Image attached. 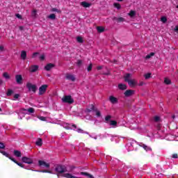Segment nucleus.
<instances>
[{
  "mask_svg": "<svg viewBox=\"0 0 178 178\" xmlns=\"http://www.w3.org/2000/svg\"><path fill=\"white\" fill-rule=\"evenodd\" d=\"M145 58L146 59H149L151 58V56L149 54H147Z\"/></svg>",
  "mask_w": 178,
  "mask_h": 178,
  "instance_id": "864d4df0",
  "label": "nucleus"
},
{
  "mask_svg": "<svg viewBox=\"0 0 178 178\" xmlns=\"http://www.w3.org/2000/svg\"><path fill=\"white\" fill-rule=\"evenodd\" d=\"M135 91L133 90H127L124 92V96L127 98H129V97H131V95H134Z\"/></svg>",
  "mask_w": 178,
  "mask_h": 178,
  "instance_id": "1a4fd4ad",
  "label": "nucleus"
},
{
  "mask_svg": "<svg viewBox=\"0 0 178 178\" xmlns=\"http://www.w3.org/2000/svg\"><path fill=\"white\" fill-rule=\"evenodd\" d=\"M77 131H78V133H83V131L81 129H78Z\"/></svg>",
  "mask_w": 178,
  "mask_h": 178,
  "instance_id": "603ef678",
  "label": "nucleus"
},
{
  "mask_svg": "<svg viewBox=\"0 0 178 178\" xmlns=\"http://www.w3.org/2000/svg\"><path fill=\"white\" fill-rule=\"evenodd\" d=\"M0 154H2V155H3L4 156H6V158H8V159H10V161L14 162V163H16V165H17L20 168H24V165L16 161V159H15L13 157L9 156V154L6 153V152L3 150H0Z\"/></svg>",
  "mask_w": 178,
  "mask_h": 178,
  "instance_id": "f257e3e1",
  "label": "nucleus"
},
{
  "mask_svg": "<svg viewBox=\"0 0 178 178\" xmlns=\"http://www.w3.org/2000/svg\"><path fill=\"white\" fill-rule=\"evenodd\" d=\"M24 29V28L23 26H19V30L22 31Z\"/></svg>",
  "mask_w": 178,
  "mask_h": 178,
  "instance_id": "052dcab7",
  "label": "nucleus"
},
{
  "mask_svg": "<svg viewBox=\"0 0 178 178\" xmlns=\"http://www.w3.org/2000/svg\"><path fill=\"white\" fill-rule=\"evenodd\" d=\"M164 83H165V84H167V85L172 84V81H170L168 78H165Z\"/></svg>",
  "mask_w": 178,
  "mask_h": 178,
  "instance_id": "72a5a7b5",
  "label": "nucleus"
},
{
  "mask_svg": "<svg viewBox=\"0 0 178 178\" xmlns=\"http://www.w3.org/2000/svg\"><path fill=\"white\" fill-rule=\"evenodd\" d=\"M174 30H175V31H178V26H176L175 27Z\"/></svg>",
  "mask_w": 178,
  "mask_h": 178,
  "instance_id": "4d7b16f0",
  "label": "nucleus"
},
{
  "mask_svg": "<svg viewBox=\"0 0 178 178\" xmlns=\"http://www.w3.org/2000/svg\"><path fill=\"white\" fill-rule=\"evenodd\" d=\"M140 86H143V83H140Z\"/></svg>",
  "mask_w": 178,
  "mask_h": 178,
  "instance_id": "774afa93",
  "label": "nucleus"
},
{
  "mask_svg": "<svg viewBox=\"0 0 178 178\" xmlns=\"http://www.w3.org/2000/svg\"><path fill=\"white\" fill-rule=\"evenodd\" d=\"M97 116L99 117L101 116V112H97L96 113Z\"/></svg>",
  "mask_w": 178,
  "mask_h": 178,
  "instance_id": "5fc2aeb1",
  "label": "nucleus"
},
{
  "mask_svg": "<svg viewBox=\"0 0 178 178\" xmlns=\"http://www.w3.org/2000/svg\"><path fill=\"white\" fill-rule=\"evenodd\" d=\"M87 112H99V111H98V108L95 107L94 105L90 104V105H89L88 108H87Z\"/></svg>",
  "mask_w": 178,
  "mask_h": 178,
  "instance_id": "9d476101",
  "label": "nucleus"
},
{
  "mask_svg": "<svg viewBox=\"0 0 178 178\" xmlns=\"http://www.w3.org/2000/svg\"><path fill=\"white\" fill-rule=\"evenodd\" d=\"M149 55H150V57H151V56H154V55H155V53L152 52V53H150Z\"/></svg>",
  "mask_w": 178,
  "mask_h": 178,
  "instance_id": "bf43d9fd",
  "label": "nucleus"
},
{
  "mask_svg": "<svg viewBox=\"0 0 178 178\" xmlns=\"http://www.w3.org/2000/svg\"><path fill=\"white\" fill-rule=\"evenodd\" d=\"M128 15L130 16V17H134V16H136V11L131 10L129 11V13H128Z\"/></svg>",
  "mask_w": 178,
  "mask_h": 178,
  "instance_id": "393cba45",
  "label": "nucleus"
},
{
  "mask_svg": "<svg viewBox=\"0 0 178 178\" xmlns=\"http://www.w3.org/2000/svg\"><path fill=\"white\" fill-rule=\"evenodd\" d=\"M175 115H172V119H175Z\"/></svg>",
  "mask_w": 178,
  "mask_h": 178,
  "instance_id": "69168bd1",
  "label": "nucleus"
},
{
  "mask_svg": "<svg viewBox=\"0 0 178 178\" xmlns=\"http://www.w3.org/2000/svg\"><path fill=\"white\" fill-rule=\"evenodd\" d=\"M113 22L115 21V22H117V23H123V22H124V18L114 17H113Z\"/></svg>",
  "mask_w": 178,
  "mask_h": 178,
  "instance_id": "ddd939ff",
  "label": "nucleus"
},
{
  "mask_svg": "<svg viewBox=\"0 0 178 178\" xmlns=\"http://www.w3.org/2000/svg\"><path fill=\"white\" fill-rule=\"evenodd\" d=\"M82 65H83V60H77L76 66H78V67H81Z\"/></svg>",
  "mask_w": 178,
  "mask_h": 178,
  "instance_id": "7c9ffc66",
  "label": "nucleus"
},
{
  "mask_svg": "<svg viewBox=\"0 0 178 178\" xmlns=\"http://www.w3.org/2000/svg\"><path fill=\"white\" fill-rule=\"evenodd\" d=\"M151 78V73H147L146 74H145V79L146 80H148V79H150Z\"/></svg>",
  "mask_w": 178,
  "mask_h": 178,
  "instance_id": "ea45409f",
  "label": "nucleus"
},
{
  "mask_svg": "<svg viewBox=\"0 0 178 178\" xmlns=\"http://www.w3.org/2000/svg\"><path fill=\"white\" fill-rule=\"evenodd\" d=\"M16 17H17L18 19H22V15L20 14H16L15 15Z\"/></svg>",
  "mask_w": 178,
  "mask_h": 178,
  "instance_id": "3c124183",
  "label": "nucleus"
},
{
  "mask_svg": "<svg viewBox=\"0 0 178 178\" xmlns=\"http://www.w3.org/2000/svg\"><path fill=\"white\" fill-rule=\"evenodd\" d=\"M21 58L23 60H26V58H27V52H26V51H22Z\"/></svg>",
  "mask_w": 178,
  "mask_h": 178,
  "instance_id": "aec40b11",
  "label": "nucleus"
},
{
  "mask_svg": "<svg viewBox=\"0 0 178 178\" xmlns=\"http://www.w3.org/2000/svg\"><path fill=\"white\" fill-rule=\"evenodd\" d=\"M3 77H4V79H6V80H9V79H10V76H9V74H8V72H4L3 74Z\"/></svg>",
  "mask_w": 178,
  "mask_h": 178,
  "instance_id": "c756f323",
  "label": "nucleus"
},
{
  "mask_svg": "<svg viewBox=\"0 0 178 178\" xmlns=\"http://www.w3.org/2000/svg\"><path fill=\"white\" fill-rule=\"evenodd\" d=\"M48 17L49 19H51V20H55L56 19V15L55 14H51Z\"/></svg>",
  "mask_w": 178,
  "mask_h": 178,
  "instance_id": "2f4dec72",
  "label": "nucleus"
},
{
  "mask_svg": "<svg viewBox=\"0 0 178 178\" xmlns=\"http://www.w3.org/2000/svg\"><path fill=\"white\" fill-rule=\"evenodd\" d=\"M87 70L88 72H91V70H92V64H90L88 67H87Z\"/></svg>",
  "mask_w": 178,
  "mask_h": 178,
  "instance_id": "a19ab883",
  "label": "nucleus"
},
{
  "mask_svg": "<svg viewBox=\"0 0 178 178\" xmlns=\"http://www.w3.org/2000/svg\"><path fill=\"white\" fill-rule=\"evenodd\" d=\"M172 158H173L174 159H177V158H178V154H172Z\"/></svg>",
  "mask_w": 178,
  "mask_h": 178,
  "instance_id": "49530a36",
  "label": "nucleus"
},
{
  "mask_svg": "<svg viewBox=\"0 0 178 178\" xmlns=\"http://www.w3.org/2000/svg\"><path fill=\"white\" fill-rule=\"evenodd\" d=\"M102 70V66H98L97 67V70Z\"/></svg>",
  "mask_w": 178,
  "mask_h": 178,
  "instance_id": "6e6d98bb",
  "label": "nucleus"
},
{
  "mask_svg": "<svg viewBox=\"0 0 178 178\" xmlns=\"http://www.w3.org/2000/svg\"><path fill=\"white\" fill-rule=\"evenodd\" d=\"M81 175H82L83 176H87L89 178H94V176L91 175L90 174H89L88 172H81Z\"/></svg>",
  "mask_w": 178,
  "mask_h": 178,
  "instance_id": "a878e982",
  "label": "nucleus"
},
{
  "mask_svg": "<svg viewBox=\"0 0 178 178\" xmlns=\"http://www.w3.org/2000/svg\"><path fill=\"white\" fill-rule=\"evenodd\" d=\"M63 177H65V178H79L76 176H73L72 174L70 173H65L63 175Z\"/></svg>",
  "mask_w": 178,
  "mask_h": 178,
  "instance_id": "4be33fe9",
  "label": "nucleus"
},
{
  "mask_svg": "<svg viewBox=\"0 0 178 178\" xmlns=\"http://www.w3.org/2000/svg\"><path fill=\"white\" fill-rule=\"evenodd\" d=\"M124 81L128 83L129 87H135V86H137L136 81H135L133 79H131V74H130V73L127 74L124 76Z\"/></svg>",
  "mask_w": 178,
  "mask_h": 178,
  "instance_id": "f03ea898",
  "label": "nucleus"
},
{
  "mask_svg": "<svg viewBox=\"0 0 178 178\" xmlns=\"http://www.w3.org/2000/svg\"><path fill=\"white\" fill-rule=\"evenodd\" d=\"M13 90L12 89H8V92H6L7 97H10L12 94H13Z\"/></svg>",
  "mask_w": 178,
  "mask_h": 178,
  "instance_id": "473e14b6",
  "label": "nucleus"
},
{
  "mask_svg": "<svg viewBox=\"0 0 178 178\" xmlns=\"http://www.w3.org/2000/svg\"><path fill=\"white\" fill-rule=\"evenodd\" d=\"M35 144L38 147H41L42 145V139L41 138H38Z\"/></svg>",
  "mask_w": 178,
  "mask_h": 178,
  "instance_id": "b1692460",
  "label": "nucleus"
},
{
  "mask_svg": "<svg viewBox=\"0 0 178 178\" xmlns=\"http://www.w3.org/2000/svg\"><path fill=\"white\" fill-rule=\"evenodd\" d=\"M4 48H3V46H0V51H3Z\"/></svg>",
  "mask_w": 178,
  "mask_h": 178,
  "instance_id": "13d9d810",
  "label": "nucleus"
},
{
  "mask_svg": "<svg viewBox=\"0 0 178 178\" xmlns=\"http://www.w3.org/2000/svg\"><path fill=\"white\" fill-rule=\"evenodd\" d=\"M47 88H48V85H42L39 88V95H43L45 94L47 91Z\"/></svg>",
  "mask_w": 178,
  "mask_h": 178,
  "instance_id": "0eeeda50",
  "label": "nucleus"
},
{
  "mask_svg": "<svg viewBox=\"0 0 178 178\" xmlns=\"http://www.w3.org/2000/svg\"><path fill=\"white\" fill-rule=\"evenodd\" d=\"M104 74L105 75V76H109V72H106V73H104Z\"/></svg>",
  "mask_w": 178,
  "mask_h": 178,
  "instance_id": "680f3d73",
  "label": "nucleus"
},
{
  "mask_svg": "<svg viewBox=\"0 0 178 178\" xmlns=\"http://www.w3.org/2000/svg\"><path fill=\"white\" fill-rule=\"evenodd\" d=\"M13 154L17 158H20V156H22V152L19 150H14Z\"/></svg>",
  "mask_w": 178,
  "mask_h": 178,
  "instance_id": "5701e85b",
  "label": "nucleus"
},
{
  "mask_svg": "<svg viewBox=\"0 0 178 178\" xmlns=\"http://www.w3.org/2000/svg\"><path fill=\"white\" fill-rule=\"evenodd\" d=\"M19 97H20V95H19V94H15V95H14L15 99H17L19 98Z\"/></svg>",
  "mask_w": 178,
  "mask_h": 178,
  "instance_id": "8fccbe9b",
  "label": "nucleus"
},
{
  "mask_svg": "<svg viewBox=\"0 0 178 178\" xmlns=\"http://www.w3.org/2000/svg\"><path fill=\"white\" fill-rule=\"evenodd\" d=\"M81 5L83 7V8H90V6H91V3L86 2V1H83L81 3Z\"/></svg>",
  "mask_w": 178,
  "mask_h": 178,
  "instance_id": "6ab92c4d",
  "label": "nucleus"
},
{
  "mask_svg": "<svg viewBox=\"0 0 178 178\" xmlns=\"http://www.w3.org/2000/svg\"><path fill=\"white\" fill-rule=\"evenodd\" d=\"M52 67H55V64L48 63V64L44 67V69H45L47 72H49V70H51V69H52Z\"/></svg>",
  "mask_w": 178,
  "mask_h": 178,
  "instance_id": "dca6fc26",
  "label": "nucleus"
},
{
  "mask_svg": "<svg viewBox=\"0 0 178 178\" xmlns=\"http://www.w3.org/2000/svg\"><path fill=\"white\" fill-rule=\"evenodd\" d=\"M62 101L64 104H73L74 102V99L72 98V96L70 95H67L65 96L64 98L62 99Z\"/></svg>",
  "mask_w": 178,
  "mask_h": 178,
  "instance_id": "39448f33",
  "label": "nucleus"
},
{
  "mask_svg": "<svg viewBox=\"0 0 178 178\" xmlns=\"http://www.w3.org/2000/svg\"><path fill=\"white\" fill-rule=\"evenodd\" d=\"M153 120L154 122H155L156 123H158L161 121V117L156 115L154 117H153Z\"/></svg>",
  "mask_w": 178,
  "mask_h": 178,
  "instance_id": "bb28decb",
  "label": "nucleus"
},
{
  "mask_svg": "<svg viewBox=\"0 0 178 178\" xmlns=\"http://www.w3.org/2000/svg\"><path fill=\"white\" fill-rule=\"evenodd\" d=\"M118 88L122 91H124V90H127V86L124 83H120L118 84Z\"/></svg>",
  "mask_w": 178,
  "mask_h": 178,
  "instance_id": "f3484780",
  "label": "nucleus"
},
{
  "mask_svg": "<svg viewBox=\"0 0 178 178\" xmlns=\"http://www.w3.org/2000/svg\"><path fill=\"white\" fill-rule=\"evenodd\" d=\"M40 60H45V55L42 54V55L40 56Z\"/></svg>",
  "mask_w": 178,
  "mask_h": 178,
  "instance_id": "c03bdc74",
  "label": "nucleus"
},
{
  "mask_svg": "<svg viewBox=\"0 0 178 178\" xmlns=\"http://www.w3.org/2000/svg\"><path fill=\"white\" fill-rule=\"evenodd\" d=\"M22 162H24V163H27L28 165H31V163H33V161L32 160V159L27 156H23L22 158Z\"/></svg>",
  "mask_w": 178,
  "mask_h": 178,
  "instance_id": "6e6552de",
  "label": "nucleus"
},
{
  "mask_svg": "<svg viewBox=\"0 0 178 178\" xmlns=\"http://www.w3.org/2000/svg\"><path fill=\"white\" fill-rule=\"evenodd\" d=\"M112 119L111 115H107L105 117L106 123L109 122L110 126H113L114 127H116L118 126V122L116 120H111Z\"/></svg>",
  "mask_w": 178,
  "mask_h": 178,
  "instance_id": "20e7f679",
  "label": "nucleus"
},
{
  "mask_svg": "<svg viewBox=\"0 0 178 178\" xmlns=\"http://www.w3.org/2000/svg\"><path fill=\"white\" fill-rule=\"evenodd\" d=\"M72 127H74V129H77V125L76 124H72Z\"/></svg>",
  "mask_w": 178,
  "mask_h": 178,
  "instance_id": "e2e57ef3",
  "label": "nucleus"
},
{
  "mask_svg": "<svg viewBox=\"0 0 178 178\" xmlns=\"http://www.w3.org/2000/svg\"><path fill=\"white\" fill-rule=\"evenodd\" d=\"M118 2H122L123 0H117Z\"/></svg>",
  "mask_w": 178,
  "mask_h": 178,
  "instance_id": "0e129e2a",
  "label": "nucleus"
},
{
  "mask_svg": "<svg viewBox=\"0 0 178 178\" xmlns=\"http://www.w3.org/2000/svg\"><path fill=\"white\" fill-rule=\"evenodd\" d=\"M39 119L40 120H42L43 122H45V120H47V118L45 117H39Z\"/></svg>",
  "mask_w": 178,
  "mask_h": 178,
  "instance_id": "de8ad7c7",
  "label": "nucleus"
},
{
  "mask_svg": "<svg viewBox=\"0 0 178 178\" xmlns=\"http://www.w3.org/2000/svg\"><path fill=\"white\" fill-rule=\"evenodd\" d=\"M37 70H38V65H31L29 69V72L31 73H35Z\"/></svg>",
  "mask_w": 178,
  "mask_h": 178,
  "instance_id": "4468645a",
  "label": "nucleus"
},
{
  "mask_svg": "<svg viewBox=\"0 0 178 178\" xmlns=\"http://www.w3.org/2000/svg\"><path fill=\"white\" fill-rule=\"evenodd\" d=\"M109 100H110V102H111V104H118V98L113 96H110Z\"/></svg>",
  "mask_w": 178,
  "mask_h": 178,
  "instance_id": "a211bd4d",
  "label": "nucleus"
},
{
  "mask_svg": "<svg viewBox=\"0 0 178 178\" xmlns=\"http://www.w3.org/2000/svg\"><path fill=\"white\" fill-rule=\"evenodd\" d=\"M143 148H144V149H145V151H151L150 147H149L148 146H147L146 145H143Z\"/></svg>",
  "mask_w": 178,
  "mask_h": 178,
  "instance_id": "4c0bfd02",
  "label": "nucleus"
},
{
  "mask_svg": "<svg viewBox=\"0 0 178 178\" xmlns=\"http://www.w3.org/2000/svg\"><path fill=\"white\" fill-rule=\"evenodd\" d=\"M161 22L163 23H166V22H168V18H166V17H161Z\"/></svg>",
  "mask_w": 178,
  "mask_h": 178,
  "instance_id": "37998d69",
  "label": "nucleus"
},
{
  "mask_svg": "<svg viewBox=\"0 0 178 178\" xmlns=\"http://www.w3.org/2000/svg\"><path fill=\"white\" fill-rule=\"evenodd\" d=\"M65 78L67 80H70L71 81H76V77L74 75L67 74Z\"/></svg>",
  "mask_w": 178,
  "mask_h": 178,
  "instance_id": "2eb2a0df",
  "label": "nucleus"
},
{
  "mask_svg": "<svg viewBox=\"0 0 178 178\" xmlns=\"http://www.w3.org/2000/svg\"><path fill=\"white\" fill-rule=\"evenodd\" d=\"M34 108L30 107L29 108H21V112H34Z\"/></svg>",
  "mask_w": 178,
  "mask_h": 178,
  "instance_id": "412c9836",
  "label": "nucleus"
},
{
  "mask_svg": "<svg viewBox=\"0 0 178 178\" xmlns=\"http://www.w3.org/2000/svg\"><path fill=\"white\" fill-rule=\"evenodd\" d=\"M51 12H57V13H61V12H62L60 10H58L56 8H51Z\"/></svg>",
  "mask_w": 178,
  "mask_h": 178,
  "instance_id": "f704fd0d",
  "label": "nucleus"
},
{
  "mask_svg": "<svg viewBox=\"0 0 178 178\" xmlns=\"http://www.w3.org/2000/svg\"><path fill=\"white\" fill-rule=\"evenodd\" d=\"M55 172H56V175H62L67 172V168H66V165H57L55 168Z\"/></svg>",
  "mask_w": 178,
  "mask_h": 178,
  "instance_id": "7ed1b4c3",
  "label": "nucleus"
},
{
  "mask_svg": "<svg viewBox=\"0 0 178 178\" xmlns=\"http://www.w3.org/2000/svg\"><path fill=\"white\" fill-rule=\"evenodd\" d=\"M15 80L17 84H23V76L21 74H17L15 76Z\"/></svg>",
  "mask_w": 178,
  "mask_h": 178,
  "instance_id": "9b49d317",
  "label": "nucleus"
},
{
  "mask_svg": "<svg viewBox=\"0 0 178 178\" xmlns=\"http://www.w3.org/2000/svg\"><path fill=\"white\" fill-rule=\"evenodd\" d=\"M31 16H33V17H36L37 16V10H33V12L31 13Z\"/></svg>",
  "mask_w": 178,
  "mask_h": 178,
  "instance_id": "58836bf2",
  "label": "nucleus"
},
{
  "mask_svg": "<svg viewBox=\"0 0 178 178\" xmlns=\"http://www.w3.org/2000/svg\"><path fill=\"white\" fill-rule=\"evenodd\" d=\"M26 88H28V91H33V92H35L38 90L37 86L33 85L30 82L26 83Z\"/></svg>",
  "mask_w": 178,
  "mask_h": 178,
  "instance_id": "423d86ee",
  "label": "nucleus"
},
{
  "mask_svg": "<svg viewBox=\"0 0 178 178\" xmlns=\"http://www.w3.org/2000/svg\"><path fill=\"white\" fill-rule=\"evenodd\" d=\"M76 41L80 44H83L84 42V40H83V38H81V36L76 37Z\"/></svg>",
  "mask_w": 178,
  "mask_h": 178,
  "instance_id": "c85d7f7f",
  "label": "nucleus"
},
{
  "mask_svg": "<svg viewBox=\"0 0 178 178\" xmlns=\"http://www.w3.org/2000/svg\"><path fill=\"white\" fill-rule=\"evenodd\" d=\"M38 165L39 166H42L43 168H49L50 165L49 163L42 161V160H39L38 161Z\"/></svg>",
  "mask_w": 178,
  "mask_h": 178,
  "instance_id": "f8f14e48",
  "label": "nucleus"
},
{
  "mask_svg": "<svg viewBox=\"0 0 178 178\" xmlns=\"http://www.w3.org/2000/svg\"><path fill=\"white\" fill-rule=\"evenodd\" d=\"M5 144L2 142H0V149H5Z\"/></svg>",
  "mask_w": 178,
  "mask_h": 178,
  "instance_id": "79ce46f5",
  "label": "nucleus"
},
{
  "mask_svg": "<svg viewBox=\"0 0 178 178\" xmlns=\"http://www.w3.org/2000/svg\"><path fill=\"white\" fill-rule=\"evenodd\" d=\"M97 30L98 33H104V31H105V28H104L103 26H97Z\"/></svg>",
  "mask_w": 178,
  "mask_h": 178,
  "instance_id": "cd10ccee",
  "label": "nucleus"
},
{
  "mask_svg": "<svg viewBox=\"0 0 178 178\" xmlns=\"http://www.w3.org/2000/svg\"><path fill=\"white\" fill-rule=\"evenodd\" d=\"M115 8H117V9H120V4L115 3Z\"/></svg>",
  "mask_w": 178,
  "mask_h": 178,
  "instance_id": "09e8293b",
  "label": "nucleus"
},
{
  "mask_svg": "<svg viewBox=\"0 0 178 178\" xmlns=\"http://www.w3.org/2000/svg\"><path fill=\"white\" fill-rule=\"evenodd\" d=\"M2 109L0 108V112H1Z\"/></svg>",
  "mask_w": 178,
  "mask_h": 178,
  "instance_id": "338daca9",
  "label": "nucleus"
},
{
  "mask_svg": "<svg viewBox=\"0 0 178 178\" xmlns=\"http://www.w3.org/2000/svg\"><path fill=\"white\" fill-rule=\"evenodd\" d=\"M41 173H52V171L48 170H42L40 171Z\"/></svg>",
  "mask_w": 178,
  "mask_h": 178,
  "instance_id": "e433bc0d",
  "label": "nucleus"
},
{
  "mask_svg": "<svg viewBox=\"0 0 178 178\" xmlns=\"http://www.w3.org/2000/svg\"><path fill=\"white\" fill-rule=\"evenodd\" d=\"M26 114L24 113V112H19L18 113V116H19L20 119H23V118H24V115Z\"/></svg>",
  "mask_w": 178,
  "mask_h": 178,
  "instance_id": "c9c22d12",
  "label": "nucleus"
},
{
  "mask_svg": "<svg viewBox=\"0 0 178 178\" xmlns=\"http://www.w3.org/2000/svg\"><path fill=\"white\" fill-rule=\"evenodd\" d=\"M40 53L38 52H35L33 54L32 58H37V55H39Z\"/></svg>",
  "mask_w": 178,
  "mask_h": 178,
  "instance_id": "a18cd8bd",
  "label": "nucleus"
}]
</instances>
